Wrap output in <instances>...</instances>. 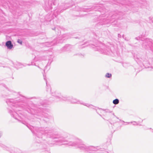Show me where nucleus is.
Wrapping results in <instances>:
<instances>
[{
  "mask_svg": "<svg viewBox=\"0 0 153 153\" xmlns=\"http://www.w3.org/2000/svg\"><path fill=\"white\" fill-rule=\"evenodd\" d=\"M54 138L58 139L59 140H57L59 144V145L66 144L68 146H74L76 148H79L80 149L85 151H88V146H86L83 143H79L75 141H69L67 142L64 138L59 137L58 136L56 137H53Z\"/></svg>",
  "mask_w": 153,
  "mask_h": 153,
  "instance_id": "obj_1",
  "label": "nucleus"
},
{
  "mask_svg": "<svg viewBox=\"0 0 153 153\" xmlns=\"http://www.w3.org/2000/svg\"><path fill=\"white\" fill-rule=\"evenodd\" d=\"M63 100L65 101L69 100L71 103L80 104L83 105H85L88 108H94V106L92 105L85 103H84L82 101L77 100L75 98H72L71 99H70V98L69 97H64L63 98Z\"/></svg>",
  "mask_w": 153,
  "mask_h": 153,
  "instance_id": "obj_2",
  "label": "nucleus"
},
{
  "mask_svg": "<svg viewBox=\"0 0 153 153\" xmlns=\"http://www.w3.org/2000/svg\"><path fill=\"white\" fill-rule=\"evenodd\" d=\"M10 112L11 115L14 118L18 120H19V117L16 112L10 110Z\"/></svg>",
  "mask_w": 153,
  "mask_h": 153,
  "instance_id": "obj_3",
  "label": "nucleus"
},
{
  "mask_svg": "<svg viewBox=\"0 0 153 153\" xmlns=\"http://www.w3.org/2000/svg\"><path fill=\"white\" fill-rule=\"evenodd\" d=\"M6 46L9 49H12L13 47V45L10 41H8L6 42Z\"/></svg>",
  "mask_w": 153,
  "mask_h": 153,
  "instance_id": "obj_4",
  "label": "nucleus"
},
{
  "mask_svg": "<svg viewBox=\"0 0 153 153\" xmlns=\"http://www.w3.org/2000/svg\"><path fill=\"white\" fill-rule=\"evenodd\" d=\"M98 111H100L101 113H105L108 112H111L108 110H103L102 109H99L98 110H96V112L98 113Z\"/></svg>",
  "mask_w": 153,
  "mask_h": 153,
  "instance_id": "obj_5",
  "label": "nucleus"
},
{
  "mask_svg": "<svg viewBox=\"0 0 153 153\" xmlns=\"http://www.w3.org/2000/svg\"><path fill=\"white\" fill-rule=\"evenodd\" d=\"M96 150V148L93 146H88V151L87 152H90V151H95Z\"/></svg>",
  "mask_w": 153,
  "mask_h": 153,
  "instance_id": "obj_6",
  "label": "nucleus"
},
{
  "mask_svg": "<svg viewBox=\"0 0 153 153\" xmlns=\"http://www.w3.org/2000/svg\"><path fill=\"white\" fill-rule=\"evenodd\" d=\"M151 42L150 39H146V40L143 43V45H146V44H148L149 45L151 44Z\"/></svg>",
  "mask_w": 153,
  "mask_h": 153,
  "instance_id": "obj_7",
  "label": "nucleus"
},
{
  "mask_svg": "<svg viewBox=\"0 0 153 153\" xmlns=\"http://www.w3.org/2000/svg\"><path fill=\"white\" fill-rule=\"evenodd\" d=\"M122 122L123 123H127L128 124H130V123H132L133 125H137L138 124L136 123V122L135 121H133L131 122H125L123 121H122Z\"/></svg>",
  "mask_w": 153,
  "mask_h": 153,
  "instance_id": "obj_8",
  "label": "nucleus"
},
{
  "mask_svg": "<svg viewBox=\"0 0 153 153\" xmlns=\"http://www.w3.org/2000/svg\"><path fill=\"white\" fill-rule=\"evenodd\" d=\"M119 100L117 99H116L113 100V103L114 104L116 105L118 104L119 103Z\"/></svg>",
  "mask_w": 153,
  "mask_h": 153,
  "instance_id": "obj_9",
  "label": "nucleus"
},
{
  "mask_svg": "<svg viewBox=\"0 0 153 153\" xmlns=\"http://www.w3.org/2000/svg\"><path fill=\"white\" fill-rule=\"evenodd\" d=\"M105 76L107 78H110L111 76V74L109 73H107L105 75Z\"/></svg>",
  "mask_w": 153,
  "mask_h": 153,
  "instance_id": "obj_10",
  "label": "nucleus"
},
{
  "mask_svg": "<svg viewBox=\"0 0 153 153\" xmlns=\"http://www.w3.org/2000/svg\"><path fill=\"white\" fill-rule=\"evenodd\" d=\"M3 147L5 149L8 150V148L5 146L4 145L0 143V147Z\"/></svg>",
  "mask_w": 153,
  "mask_h": 153,
  "instance_id": "obj_11",
  "label": "nucleus"
},
{
  "mask_svg": "<svg viewBox=\"0 0 153 153\" xmlns=\"http://www.w3.org/2000/svg\"><path fill=\"white\" fill-rule=\"evenodd\" d=\"M17 42L19 43L20 45H22V42L21 39H18Z\"/></svg>",
  "mask_w": 153,
  "mask_h": 153,
  "instance_id": "obj_12",
  "label": "nucleus"
},
{
  "mask_svg": "<svg viewBox=\"0 0 153 153\" xmlns=\"http://www.w3.org/2000/svg\"><path fill=\"white\" fill-rule=\"evenodd\" d=\"M44 79H45V80H46V77L44 75Z\"/></svg>",
  "mask_w": 153,
  "mask_h": 153,
  "instance_id": "obj_13",
  "label": "nucleus"
},
{
  "mask_svg": "<svg viewBox=\"0 0 153 153\" xmlns=\"http://www.w3.org/2000/svg\"><path fill=\"white\" fill-rule=\"evenodd\" d=\"M1 133H0V137H1Z\"/></svg>",
  "mask_w": 153,
  "mask_h": 153,
  "instance_id": "obj_14",
  "label": "nucleus"
},
{
  "mask_svg": "<svg viewBox=\"0 0 153 153\" xmlns=\"http://www.w3.org/2000/svg\"><path fill=\"white\" fill-rule=\"evenodd\" d=\"M46 85H47V82H46Z\"/></svg>",
  "mask_w": 153,
  "mask_h": 153,
  "instance_id": "obj_15",
  "label": "nucleus"
},
{
  "mask_svg": "<svg viewBox=\"0 0 153 153\" xmlns=\"http://www.w3.org/2000/svg\"><path fill=\"white\" fill-rule=\"evenodd\" d=\"M7 103L8 104V102H7Z\"/></svg>",
  "mask_w": 153,
  "mask_h": 153,
  "instance_id": "obj_16",
  "label": "nucleus"
},
{
  "mask_svg": "<svg viewBox=\"0 0 153 153\" xmlns=\"http://www.w3.org/2000/svg\"><path fill=\"white\" fill-rule=\"evenodd\" d=\"M117 117V119H118V117Z\"/></svg>",
  "mask_w": 153,
  "mask_h": 153,
  "instance_id": "obj_17",
  "label": "nucleus"
}]
</instances>
